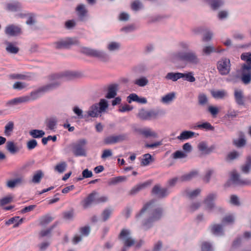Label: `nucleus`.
<instances>
[{"mask_svg": "<svg viewBox=\"0 0 251 251\" xmlns=\"http://www.w3.org/2000/svg\"><path fill=\"white\" fill-rule=\"evenodd\" d=\"M148 213V218L142 223L143 229L147 230L150 228L155 222L160 220L164 215V211L162 207L157 206L156 201L154 200L151 201L144 205L140 211V212L137 215L139 217L145 212Z\"/></svg>", "mask_w": 251, "mask_h": 251, "instance_id": "f257e3e1", "label": "nucleus"}, {"mask_svg": "<svg viewBox=\"0 0 251 251\" xmlns=\"http://www.w3.org/2000/svg\"><path fill=\"white\" fill-rule=\"evenodd\" d=\"M63 78L62 74H55L50 75L49 79L51 81L40 88L36 91L31 93L32 99L35 100L41 96L44 93L52 91L57 88L61 84Z\"/></svg>", "mask_w": 251, "mask_h": 251, "instance_id": "f03ea898", "label": "nucleus"}, {"mask_svg": "<svg viewBox=\"0 0 251 251\" xmlns=\"http://www.w3.org/2000/svg\"><path fill=\"white\" fill-rule=\"evenodd\" d=\"M172 59L173 62L180 61L195 65L199 64L201 62L198 54L194 50L175 52L172 54Z\"/></svg>", "mask_w": 251, "mask_h": 251, "instance_id": "7ed1b4c3", "label": "nucleus"}, {"mask_svg": "<svg viewBox=\"0 0 251 251\" xmlns=\"http://www.w3.org/2000/svg\"><path fill=\"white\" fill-rule=\"evenodd\" d=\"M251 185V180L244 178L236 170H233L230 173L229 179L225 184L227 187L244 186Z\"/></svg>", "mask_w": 251, "mask_h": 251, "instance_id": "20e7f679", "label": "nucleus"}, {"mask_svg": "<svg viewBox=\"0 0 251 251\" xmlns=\"http://www.w3.org/2000/svg\"><path fill=\"white\" fill-rule=\"evenodd\" d=\"M80 51L87 56L98 58L104 62L107 61L109 58L108 54L103 50L82 47Z\"/></svg>", "mask_w": 251, "mask_h": 251, "instance_id": "39448f33", "label": "nucleus"}, {"mask_svg": "<svg viewBox=\"0 0 251 251\" xmlns=\"http://www.w3.org/2000/svg\"><path fill=\"white\" fill-rule=\"evenodd\" d=\"M164 114L165 112L162 110L151 109L146 110L144 108H142L139 110L137 117L142 121H150L156 119L159 115Z\"/></svg>", "mask_w": 251, "mask_h": 251, "instance_id": "423d86ee", "label": "nucleus"}, {"mask_svg": "<svg viewBox=\"0 0 251 251\" xmlns=\"http://www.w3.org/2000/svg\"><path fill=\"white\" fill-rule=\"evenodd\" d=\"M119 237L124 245L122 251H127V248L132 246L135 243V240L131 236L130 231L127 229H123Z\"/></svg>", "mask_w": 251, "mask_h": 251, "instance_id": "0eeeda50", "label": "nucleus"}, {"mask_svg": "<svg viewBox=\"0 0 251 251\" xmlns=\"http://www.w3.org/2000/svg\"><path fill=\"white\" fill-rule=\"evenodd\" d=\"M230 60L227 58H223L217 62V68L219 73L222 75H228L231 70Z\"/></svg>", "mask_w": 251, "mask_h": 251, "instance_id": "6e6552de", "label": "nucleus"}, {"mask_svg": "<svg viewBox=\"0 0 251 251\" xmlns=\"http://www.w3.org/2000/svg\"><path fill=\"white\" fill-rule=\"evenodd\" d=\"M217 198L218 194L217 192H213L208 194L203 201L205 209L209 211L213 210L216 205L214 201L217 200Z\"/></svg>", "mask_w": 251, "mask_h": 251, "instance_id": "1a4fd4ad", "label": "nucleus"}, {"mask_svg": "<svg viewBox=\"0 0 251 251\" xmlns=\"http://www.w3.org/2000/svg\"><path fill=\"white\" fill-rule=\"evenodd\" d=\"M198 149L202 155H209L214 152L216 149V146L212 145H208L206 141H201L198 145Z\"/></svg>", "mask_w": 251, "mask_h": 251, "instance_id": "9d476101", "label": "nucleus"}, {"mask_svg": "<svg viewBox=\"0 0 251 251\" xmlns=\"http://www.w3.org/2000/svg\"><path fill=\"white\" fill-rule=\"evenodd\" d=\"M151 193L158 198H164L170 193L168 188H163L160 185H155L152 189Z\"/></svg>", "mask_w": 251, "mask_h": 251, "instance_id": "9b49d317", "label": "nucleus"}, {"mask_svg": "<svg viewBox=\"0 0 251 251\" xmlns=\"http://www.w3.org/2000/svg\"><path fill=\"white\" fill-rule=\"evenodd\" d=\"M183 151L178 150L171 155V157H186L193 150V147L189 143H186L182 146Z\"/></svg>", "mask_w": 251, "mask_h": 251, "instance_id": "f8f14e48", "label": "nucleus"}, {"mask_svg": "<svg viewBox=\"0 0 251 251\" xmlns=\"http://www.w3.org/2000/svg\"><path fill=\"white\" fill-rule=\"evenodd\" d=\"M5 9L9 12H16L22 11L23 6L21 2L13 0L5 4Z\"/></svg>", "mask_w": 251, "mask_h": 251, "instance_id": "ddd939ff", "label": "nucleus"}, {"mask_svg": "<svg viewBox=\"0 0 251 251\" xmlns=\"http://www.w3.org/2000/svg\"><path fill=\"white\" fill-rule=\"evenodd\" d=\"M86 143L85 139L80 140L73 147V151L76 156H86L84 146Z\"/></svg>", "mask_w": 251, "mask_h": 251, "instance_id": "4468645a", "label": "nucleus"}, {"mask_svg": "<svg viewBox=\"0 0 251 251\" xmlns=\"http://www.w3.org/2000/svg\"><path fill=\"white\" fill-rule=\"evenodd\" d=\"M6 149L12 155H17L22 149V146L13 141H8L6 143Z\"/></svg>", "mask_w": 251, "mask_h": 251, "instance_id": "2eb2a0df", "label": "nucleus"}, {"mask_svg": "<svg viewBox=\"0 0 251 251\" xmlns=\"http://www.w3.org/2000/svg\"><path fill=\"white\" fill-rule=\"evenodd\" d=\"M233 95L235 102L238 105H245V98L242 90L235 89L234 90Z\"/></svg>", "mask_w": 251, "mask_h": 251, "instance_id": "dca6fc26", "label": "nucleus"}, {"mask_svg": "<svg viewBox=\"0 0 251 251\" xmlns=\"http://www.w3.org/2000/svg\"><path fill=\"white\" fill-rule=\"evenodd\" d=\"M82 76L81 72L66 70L64 71V82L72 81Z\"/></svg>", "mask_w": 251, "mask_h": 251, "instance_id": "f3484780", "label": "nucleus"}, {"mask_svg": "<svg viewBox=\"0 0 251 251\" xmlns=\"http://www.w3.org/2000/svg\"><path fill=\"white\" fill-rule=\"evenodd\" d=\"M21 32V28L14 25H7L5 29L6 34L11 36H15L20 33Z\"/></svg>", "mask_w": 251, "mask_h": 251, "instance_id": "a211bd4d", "label": "nucleus"}, {"mask_svg": "<svg viewBox=\"0 0 251 251\" xmlns=\"http://www.w3.org/2000/svg\"><path fill=\"white\" fill-rule=\"evenodd\" d=\"M57 119L55 117H51L47 118L45 122L46 130L55 131L56 128Z\"/></svg>", "mask_w": 251, "mask_h": 251, "instance_id": "6ab92c4d", "label": "nucleus"}, {"mask_svg": "<svg viewBox=\"0 0 251 251\" xmlns=\"http://www.w3.org/2000/svg\"><path fill=\"white\" fill-rule=\"evenodd\" d=\"M199 175V172L197 170H193L187 174H184L179 177V182H184L190 181L197 177Z\"/></svg>", "mask_w": 251, "mask_h": 251, "instance_id": "aec40b11", "label": "nucleus"}, {"mask_svg": "<svg viewBox=\"0 0 251 251\" xmlns=\"http://www.w3.org/2000/svg\"><path fill=\"white\" fill-rule=\"evenodd\" d=\"M241 59L245 61L247 64H244L242 66L243 70L250 71L251 70V52H245L241 55Z\"/></svg>", "mask_w": 251, "mask_h": 251, "instance_id": "412c9836", "label": "nucleus"}, {"mask_svg": "<svg viewBox=\"0 0 251 251\" xmlns=\"http://www.w3.org/2000/svg\"><path fill=\"white\" fill-rule=\"evenodd\" d=\"M118 87L119 85L117 83L109 85L107 88V93L105 95V98L108 99L114 98L117 95Z\"/></svg>", "mask_w": 251, "mask_h": 251, "instance_id": "4be33fe9", "label": "nucleus"}, {"mask_svg": "<svg viewBox=\"0 0 251 251\" xmlns=\"http://www.w3.org/2000/svg\"><path fill=\"white\" fill-rule=\"evenodd\" d=\"M96 192H93L89 194L88 196L82 202V206L84 209L90 207L93 203L96 204Z\"/></svg>", "mask_w": 251, "mask_h": 251, "instance_id": "5701e85b", "label": "nucleus"}, {"mask_svg": "<svg viewBox=\"0 0 251 251\" xmlns=\"http://www.w3.org/2000/svg\"><path fill=\"white\" fill-rule=\"evenodd\" d=\"M126 137L127 135L125 134L109 136L105 139V142L107 144H114L125 140Z\"/></svg>", "mask_w": 251, "mask_h": 251, "instance_id": "b1692460", "label": "nucleus"}, {"mask_svg": "<svg viewBox=\"0 0 251 251\" xmlns=\"http://www.w3.org/2000/svg\"><path fill=\"white\" fill-rule=\"evenodd\" d=\"M199 136L198 133H196L190 130H184L181 132L180 135L177 137V139L180 141H184L193 137H197Z\"/></svg>", "mask_w": 251, "mask_h": 251, "instance_id": "393cba45", "label": "nucleus"}, {"mask_svg": "<svg viewBox=\"0 0 251 251\" xmlns=\"http://www.w3.org/2000/svg\"><path fill=\"white\" fill-rule=\"evenodd\" d=\"M151 184L149 181L145 182L140 183L133 187L129 192L128 194L130 195H134L138 193L139 191L145 189Z\"/></svg>", "mask_w": 251, "mask_h": 251, "instance_id": "a878e982", "label": "nucleus"}, {"mask_svg": "<svg viewBox=\"0 0 251 251\" xmlns=\"http://www.w3.org/2000/svg\"><path fill=\"white\" fill-rule=\"evenodd\" d=\"M98 108L97 104H94L91 105L87 111L86 118H88L90 117L92 118L100 117V113L99 112V110Z\"/></svg>", "mask_w": 251, "mask_h": 251, "instance_id": "bb28decb", "label": "nucleus"}, {"mask_svg": "<svg viewBox=\"0 0 251 251\" xmlns=\"http://www.w3.org/2000/svg\"><path fill=\"white\" fill-rule=\"evenodd\" d=\"M223 226V224L212 225L210 227L211 231L215 235L222 236L224 234Z\"/></svg>", "mask_w": 251, "mask_h": 251, "instance_id": "cd10ccee", "label": "nucleus"}, {"mask_svg": "<svg viewBox=\"0 0 251 251\" xmlns=\"http://www.w3.org/2000/svg\"><path fill=\"white\" fill-rule=\"evenodd\" d=\"M201 190L200 188H197L195 190H190L189 188L185 189L183 194L184 196L189 199H194L197 197L201 193Z\"/></svg>", "mask_w": 251, "mask_h": 251, "instance_id": "c85d7f7f", "label": "nucleus"}, {"mask_svg": "<svg viewBox=\"0 0 251 251\" xmlns=\"http://www.w3.org/2000/svg\"><path fill=\"white\" fill-rule=\"evenodd\" d=\"M208 4L213 10H217L224 4V0H202Z\"/></svg>", "mask_w": 251, "mask_h": 251, "instance_id": "c756f323", "label": "nucleus"}, {"mask_svg": "<svg viewBox=\"0 0 251 251\" xmlns=\"http://www.w3.org/2000/svg\"><path fill=\"white\" fill-rule=\"evenodd\" d=\"M222 50L216 49L213 46H204L202 48L201 53L203 55L209 56L213 52H221Z\"/></svg>", "mask_w": 251, "mask_h": 251, "instance_id": "7c9ffc66", "label": "nucleus"}, {"mask_svg": "<svg viewBox=\"0 0 251 251\" xmlns=\"http://www.w3.org/2000/svg\"><path fill=\"white\" fill-rule=\"evenodd\" d=\"M9 78L12 79H21L29 80L31 78V75L29 74H12L9 75Z\"/></svg>", "mask_w": 251, "mask_h": 251, "instance_id": "2f4dec72", "label": "nucleus"}, {"mask_svg": "<svg viewBox=\"0 0 251 251\" xmlns=\"http://www.w3.org/2000/svg\"><path fill=\"white\" fill-rule=\"evenodd\" d=\"M240 170L242 173L248 174L251 171V158H248L246 161L240 166Z\"/></svg>", "mask_w": 251, "mask_h": 251, "instance_id": "473e14b6", "label": "nucleus"}, {"mask_svg": "<svg viewBox=\"0 0 251 251\" xmlns=\"http://www.w3.org/2000/svg\"><path fill=\"white\" fill-rule=\"evenodd\" d=\"M78 44V41L75 37H68L64 40V48L69 49L71 46Z\"/></svg>", "mask_w": 251, "mask_h": 251, "instance_id": "72a5a7b5", "label": "nucleus"}, {"mask_svg": "<svg viewBox=\"0 0 251 251\" xmlns=\"http://www.w3.org/2000/svg\"><path fill=\"white\" fill-rule=\"evenodd\" d=\"M185 161L184 158H167L165 161V165L167 167H170L176 163H182Z\"/></svg>", "mask_w": 251, "mask_h": 251, "instance_id": "f704fd0d", "label": "nucleus"}, {"mask_svg": "<svg viewBox=\"0 0 251 251\" xmlns=\"http://www.w3.org/2000/svg\"><path fill=\"white\" fill-rule=\"evenodd\" d=\"M76 11L80 20L83 21L87 12L85 5L83 4H79L76 8Z\"/></svg>", "mask_w": 251, "mask_h": 251, "instance_id": "c9c22d12", "label": "nucleus"}, {"mask_svg": "<svg viewBox=\"0 0 251 251\" xmlns=\"http://www.w3.org/2000/svg\"><path fill=\"white\" fill-rule=\"evenodd\" d=\"M24 220V218H21L19 219V217L15 216L9 219L6 222L5 224L6 225H10L12 224H14L13 227L15 228L22 224Z\"/></svg>", "mask_w": 251, "mask_h": 251, "instance_id": "e433bc0d", "label": "nucleus"}, {"mask_svg": "<svg viewBox=\"0 0 251 251\" xmlns=\"http://www.w3.org/2000/svg\"><path fill=\"white\" fill-rule=\"evenodd\" d=\"M75 217L74 210L72 208L64 212V221L69 223L73 221Z\"/></svg>", "mask_w": 251, "mask_h": 251, "instance_id": "4c0bfd02", "label": "nucleus"}, {"mask_svg": "<svg viewBox=\"0 0 251 251\" xmlns=\"http://www.w3.org/2000/svg\"><path fill=\"white\" fill-rule=\"evenodd\" d=\"M181 73L179 72H170L165 76V78L167 80H171L173 81H176L178 79L181 78Z\"/></svg>", "mask_w": 251, "mask_h": 251, "instance_id": "58836bf2", "label": "nucleus"}, {"mask_svg": "<svg viewBox=\"0 0 251 251\" xmlns=\"http://www.w3.org/2000/svg\"><path fill=\"white\" fill-rule=\"evenodd\" d=\"M95 104H97L98 109L100 113L104 112L108 107V101L105 99H101L99 103H95Z\"/></svg>", "mask_w": 251, "mask_h": 251, "instance_id": "ea45409f", "label": "nucleus"}, {"mask_svg": "<svg viewBox=\"0 0 251 251\" xmlns=\"http://www.w3.org/2000/svg\"><path fill=\"white\" fill-rule=\"evenodd\" d=\"M23 182L22 177H18L14 179L9 180L7 181L6 186L10 188H13L16 186L21 184Z\"/></svg>", "mask_w": 251, "mask_h": 251, "instance_id": "a19ab883", "label": "nucleus"}, {"mask_svg": "<svg viewBox=\"0 0 251 251\" xmlns=\"http://www.w3.org/2000/svg\"><path fill=\"white\" fill-rule=\"evenodd\" d=\"M193 128H202L209 131H213L214 130V127L207 122H205L201 124H198L195 126L193 127Z\"/></svg>", "mask_w": 251, "mask_h": 251, "instance_id": "79ce46f5", "label": "nucleus"}, {"mask_svg": "<svg viewBox=\"0 0 251 251\" xmlns=\"http://www.w3.org/2000/svg\"><path fill=\"white\" fill-rule=\"evenodd\" d=\"M29 134L33 138H40L45 135V132L42 130L32 129L29 131Z\"/></svg>", "mask_w": 251, "mask_h": 251, "instance_id": "37998d69", "label": "nucleus"}, {"mask_svg": "<svg viewBox=\"0 0 251 251\" xmlns=\"http://www.w3.org/2000/svg\"><path fill=\"white\" fill-rule=\"evenodd\" d=\"M176 93L175 92L169 93L161 99V102L163 103L168 104L171 102L175 98Z\"/></svg>", "mask_w": 251, "mask_h": 251, "instance_id": "c03bdc74", "label": "nucleus"}, {"mask_svg": "<svg viewBox=\"0 0 251 251\" xmlns=\"http://www.w3.org/2000/svg\"><path fill=\"white\" fill-rule=\"evenodd\" d=\"M126 177L125 176H119L117 177L111 178L108 184L110 185H116L120 182H124L126 181Z\"/></svg>", "mask_w": 251, "mask_h": 251, "instance_id": "a18cd8bd", "label": "nucleus"}, {"mask_svg": "<svg viewBox=\"0 0 251 251\" xmlns=\"http://www.w3.org/2000/svg\"><path fill=\"white\" fill-rule=\"evenodd\" d=\"M44 174L42 171L38 170L36 171L33 176L31 179V182L33 183H39L40 182L41 179L43 177Z\"/></svg>", "mask_w": 251, "mask_h": 251, "instance_id": "49530a36", "label": "nucleus"}, {"mask_svg": "<svg viewBox=\"0 0 251 251\" xmlns=\"http://www.w3.org/2000/svg\"><path fill=\"white\" fill-rule=\"evenodd\" d=\"M227 93L224 90L213 91L211 92V95L213 98L216 99H222Z\"/></svg>", "mask_w": 251, "mask_h": 251, "instance_id": "de8ad7c7", "label": "nucleus"}, {"mask_svg": "<svg viewBox=\"0 0 251 251\" xmlns=\"http://www.w3.org/2000/svg\"><path fill=\"white\" fill-rule=\"evenodd\" d=\"M181 78H183L184 80H186L190 82H193L196 80L193 72H188L187 73H181Z\"/></svg>", "mask_w": 251, "mask_h": 251, "instance_id": "09e8293b", "label": "nucleus"}, {"mask_svg": "<svg viewBox=\"0 0 251 251\" xmlns=\"http://www.w3.org/2000/svg\"><path fill=\"white\" fill-rule=\"evenodd\" d=\"M134 83L139 87H144L149 83V80L145 76H142L136 79Z\"/></svg>", "mask_w": 251, "mask_h": 251, "instance_id": "8fccbe9b", "label": "nucleus"}, {"mask_svg": "<svg viewBox=\"0 0 251 251\" xmlns=\"http://www.w3.org/2000/svg\"><path fill=\"white\" fill-rule=\"evenodd\" d=\"M120 47V43L117 42H111L107 45V49L109 51H115L119 50Z\"/></svg>", "mask_w": 251, "mask_h": 251, "instance_id": "3c124183", "label": "nucleus"}, {"mask_svg": "<svg viewBox=\"0 0 251 251\" xmlns=\"http://www.w3.org/2000/svg\"><path fill=\"white\" fill-rule=\"evenodd\" d=\"M199 104L201 106L205 105L208 103L207 96L204 93H200L198 97Z\"/></svg>", "mask_w": 251, "mask_h": 251, "instance_id": "603ef678", "label": "nucleus"}, {"mask_svg": "<svg viewBox=\"0 0 251 251\" xmlns=\"http://www.w3.org/2000/svg\"><path fill=\"white\" fill-rule=\"evenodd\" d=\"M141 133L146 138L149 137H152L157 138L158 135L154 131H151V129H144L141 131Z\"/></svg>", "mask_w": 251, "mask_h": 251, "instance_id": "864d4df0", "label": "nucleus"}, {"mask_svg": "<svg viewBox=\"0 0 251 251\" xmlns=\"http://www.w3.org/2000/svg\"><path fill=\"white\" fill-rule=\"evenodd\" d=\"M7 47L6 48V51L10 53L16 54L19 50L18 47L14 46L11 43L7 42L6 43Z\"/></svg>", "mask_w": 251, "mask_h": 251, "instance_id": "5fc2aeb1", "label": "nucleus"}, {"mask_svg": "<svg viewBox=\"0 0 251 251\" xmlns=\"http://www.w3.org/2000/svg\"><path fill=\"white\" fill-rule=\"evenodd\" d=\"M241 80L245 85H248L251 81V74L250 73H242L241 76Z\"/></svg>", "mask_w": 251, "mask_h": 251, "instance_id": "6e6d98bb", "label": "nucleus"}, {"mask_svg": "<svg viewBox=\"0 0 251 251\" xmlns=\"http://www.w3.org/2000/svg\"><path fill=\"white\" fill-rule=\"evenodd\" d=\"M14 128V124L12 122H9L5 126L4 134L9 136L11 135Z\"/></svg>", "mask_w": 251, "mask_h": 251, "instance_id": "4d7b16f0", "label": "nucleus"}, {"mask_svg": "<svg viewBox=\"0 0 251 251\" xmlns=\"http://www.w3.org/2000/svg\"><path fill=\"white\" fill-rule=\"evenodd\" d=\"M147 68L144 65H139L134 68V72L137 75L143 74L146 72Z\"/></svg>", "mask_w": 251, "mask_h": 251, "instance_id": "13d9d810", "label": "nucleus"}, {"mask_svg": "<svg viewBox=\"0 0 251 251\" xmlns=\"http://www.w3.org/2000/svg\"><path fill=\"white\" fill-rule=\"evenodd\" d=\"M131 9L135 11H137L142 8L143 4L139 0H136L131 4Z\"/></svg>", "mask_w": 251, "mask_h": 251, "instance_id": "bf43d9fd", "label": "nucleus"}, {"mask_svg": "<svg viewBox=\"0 0 251 251\" xmlns=\"http://www.w3.org/2000/svg\"><path fill=\"white\" fill-rule=\"evenodd\" d=\"M222 221L223 225L226 224H231L234 223V218L232 215H226L223 218Z\"/></svg>", "mask_w": 251, "mask_h": 251, "instance_id": "052dcab7", "label": "nucleus"}, {"mask_svg": "<svg viewBox=\"0 0 251 251\" xmlns=\"http://www.w3.org/2000/svg\"><path fill=\"white\" fill-rule=\"evenodd\" d=\"M73 112L77 115L78 119L86 118V114H83V111L78 106H75L73 108Z\"/></svg>", "mask_w": 251, "mask_h": 251, "instance_id": "680f3d73", "label": "nucleus"}, {"mask_svg": "<svg viewBox=\"0 0 251 251\" xmlns=\"http://www.w3.org/2000/svg\"><path fill=\"white\" fill-rule=\"evenodd\" d=\"M112 210L110 209H104L101 213L102 220L103 222L106 221L110 217L111 213Z\"/></svg>", "mask_w": 251, "mask_h": 251, "instance_id": "e2e57ef3", "label": "nucleus"}, {"mask_svg": "<svg viewBox=\"0 0 251 251\" xmlns=\"http://www.w3.org/2000/svg\"><path fill=\"white\" fill-rule=\"evenodd\" d=\"M27 85L25 83L23 82L17 81L13 85V88L14 89L21 90L25 87Z\"/></svg>", "mask_w": 251, "mask_h": 251, "instance_id": "0e129e2a", "label": "nucleus"}, {"mask_svg": "<svg viewBox=\"0 0 251 251\" xmlns=\"http://www.w3.org/2000/svg\"><path fill=\"white\" fill-rule=\"evenodd\" d=\"M233 143L238 148H241L246 145V141L243 138H240L238 139L234 140Z\"/></svg>", "mask_w": 251, "mask_h": 251, "instance_id": "69168bd1", "label": "nucleus"}, {"mask_svg": "<svg viewBox=\"0 0 251 251\" xmlns=\"http://www.w3.org/2000/svg\"><path fill=\"white\" fill-rule=\"evenodd\" d=\"M201 206L200 201H194L191 203L189 206V210L191 211H195L198 210Z\"/></svg>", "mask_w": 251, "mask_h": 251, "instance_id": "338daca9", "label": "nucleus"}, {"mask_svg": "<svg viewBox=\"0 0 251 251\" xmlns=\"http://www.w3.org/2000/svg\"><path fill=\"white\" fill-rule=\"evenodd\" d=\"M229 203L236 206L240 205L239 198L237 195H232L230 197Z\"/></svg>", "mask_w": 251, "mask_h": 251, "instance_id": "774afa93", "label": "nucleus"}]
</instances>
